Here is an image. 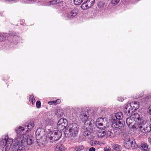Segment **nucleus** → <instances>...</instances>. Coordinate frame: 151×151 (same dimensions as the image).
Listing matches in <instances>:
<instances>
[{"label":"nucleus","mask_w":151,"mask_h":151,"mask_svg":"<svg viewBox=\"0 0 151 151\" xmlns=\"http://www.w3.org/2000/svg\"><path fill=\"white\" fill-rule=\"evenodd\" d=\"M138 116V124H137V129L139 127L141 131L143 133L149 132L151 131V127L148 122L143 121V119L138 114H136Z\"/></svg>","instance_id":"obj_1"},{"label":"nucleus","mask_w":151,"mask_h":151,"mask_svg":"<svg viewBox=\"0 0 151 151\" xmlns=\"http://www.w3.org/2000/svg\"><path fill=\"white\" fill-rule=\"evenodd\" d=\"M23 134L17 136L14 140L12 149L13 151H21L23 150L22 145L24 143Z\"/></svg>","instance_id":"obj_2"},{"label":"nucleus","mask_w":151,"mask_h":151,"mask_svg":"<svg viewBox=\"0 0 151 151\" xmlns=\"http://www.w3.org/2000/svg\"><path fill=\"white\" fill-rule=\"evenodd\" d=\"M136 114L137 113H135L134 115L135 117L132 116H130L127 118L126 120V123L128 127L131 129L135 130L137 129V124H135V123L136 121L138 124V119H137L138 116H136Z\"/></svg>","instance_id":"obj_3"},{"label":"nucleus","mask_w":151,"mask_h":151,"mask_svg":"<svg viewBox=\"0 0 151 151\" xmlns=\"http://www.w3.org/2000/svg\"><path fill=\"white\" fill-rule=\"evenodd\" d=\"M13 141V139L9 138L7 135L4 138H2L0 143L1 147L5 149V151H8L11 147Z\"/></svg>","instance_id":"obj_4"},{"label":"nucleus","mask_w":151,"mask_h":151,"mask_svg":"<svg viewBox=\"0 0 151 151\" xmlns=\"http://www.w3.org/2000/svg\"><path fill=\"white\" fill-rule=\"evenodd\" d=\"M67 129L69 130L68 135L69 136L75 137L78 134L79 127L76 123H72L69 125Z\"/></svg>","instance_id":"obj_5"},{"label":"nucleus","mask_w":151,"mask_h":151,"mask_svg":"<svg viewBox=\"0 0 151 151\" xmlns=\"http://www.w3.org/2000/svg\"><path fill=\"white\" fill-rule=\"evenodd\" d=\"M89 115L86 113L85 111H83L80 114L79 117L82 122H84V124L86 125H89L91 124V119H88Z\"/></svg>","instance_id":"obj_6"},{"label":"nucleus","mask_w":151,"mask_h":151,"mask_svg":"<svg viewBox=\"0 0 151 151\" xmlns=\"http://www.w3.org/2000/svg\"><path fill=\"white\" fill-rule=\"evenodd\" d=\"M62 134L60 131L55 132L53 131L49 132L47 134L48 137L51 142L54 141L59 139L61 136Z\"/></svg>","instance_id":"obj_7"},{"label":"nucleus","mask_w":151,"mask_h":151,"mask_svg":"<svg viewBox=\"0 0 151 151\" xmlns=\"http://www.w3.org/2000/svg\"><path fill=\"white\" fill-rule=\"evenodd\" d=\"M68 125L67 120L63 118L60 119L57 126V129L59 131H62L66 128Z\"/></svg>","instance_id":"obj_8"},{"label":"nucleus","mask_w":151,"mask_h":151,"mask_svg":"<svg viewBox=\"0 0 151 151\" xmlns=\"http://www.w3.org/2000/svg\"><path fill=\"white\" fill-rule=\"evenodd\" d=\"M104 118L103 117L99 118L96 120L95 122L96 126L98 128L101 129H105L106 127L104 125V124L105 122L104 121Z\"/></svg>","instance_id":"obj_9"},{"label":"nucleus","mask_w":151,"mask_h":151,"mask_svg":"<svg viewBox=\"0 0 151 151\" xmlns=\"http://www.w3.org/2000/svg\"><path fill=\"white\" fill-rule=\"evenodd\" d=\"M95 3V0H87L81 6L83 9H87L92 6Z\"/></svg>","instance_id":"obj_10"},{"label":"nucleus","mask_w":151,"mask_h":151,"mask_svg":"<svg viewBox=\"0 0 151 151\" xmlns=\"http://www.w3.org/2000/svg\"><path fill=\"white\" fill-rule=\"evenodd\" d=\"M77 13L76 10L75 9H73L70 11L66 14L64 17V19L65 20H68L69 19H73L77 15Z\"/></svg>","instance_id":"obj_11"},{"label":"nucleus","mask_w":151,"mask_h":151,"mask_svg":"<svg viewBox=\"0 0 151 151\" xmlns=\"http://www.w3.org/2000/svg\"><path fill=\"white\" fill-rule=\"evenodd\" d=\"M123 117V114L122 112H120L115 114L114 115H113L111 118L112 122H115L119 120H121Z\"/></svg>","instance_id":"obj_12"},{"label":"nucleus","mask_w":151,"mask_h":151,"mask_svg":"<svg viewBox=\"0 0 151 151\" xmlns=\"http://www.w3.org/2000/svg\"><path fill=\"white\" fill-rule=\"evenodd\" d=\"M133 145V141L129 138L126 139L125 142L124 143V146L126 148L129 149L132 147Z\"/></svg>","instance_id":"obj_13"},{"label":"nucleus","mask_w":151,"mask_h":151,"mask_svg":"<svg viewBox=\"0 0 151 151\" xmlns=\"http://www.w3.org/2000/svg\"><path fill=\"white\" fill-rule=\"evenodd\" d=\"M133 111L132 109L131 108L130 104H127L125 106L124 109V112L125 114L129 116Z\"/></svg>","instance_id":"obj_14"},{"label":"nucleus","mask_w":151,"mask_h":151,"mask_svg":"<svg viewBox=\"0 0 151 151\" xmlns=\"http://www.w3.org/2000/svg\"><path fill=\"white\" fill-rule=\"evenodd\" d=\"M113 123L111 124L112 127L114 128L121 129L123 127V125L120 121L113 122Z\"/></svg>","instance_id":"obj_15"},{"label":"nucleus","mask_w":151,"mask_h":151,"mask_svg":"<svg viewBox=\"0 0 151 151\" xmlns=\"http://www.w3.org/2000/svg\"><path fill=\"white\" fill-rule=\"evenodd\" d=\"M23 138H24V143L26 142L27 144L30 145L33 143V142L32 139L30 138L29 135L23 134Z\"/></svg>","instance_id":"obj_16"},{"label":"nucleus","mask_w":151,"mask_h":151,"mask_svg":"<svg viewBox=\"0 0 151 151\" xmlns=\"http://www.w3.org/2000/svg\"><path fill=\"white\" fill-rule=\"evenodd\" d=\"M91 134V132L90 131H89L88 129L85 130L82 133V134L81 135L82 139H85L88 137V138H90L89 136Z\"/></svg>","instance_id":"obj_17"},{"label":"nucleus","mask_w":151,"mask_h":151,"mask_svg":"<svg viewBox=\"0 0 151 151\" xmlns=\"http://www.w3.org/2000/svg\"><path fill=\"white\" fill-rule=\"evenodd\" d=\"M138 147L140 149L144 151H149L148 146L146 143H141L138 145Z\"/></svg>","instance_id":"obj_18"},{"label":"nucleus","mask_w":151,"mask_h":151,"mask_svg":"<svg viewBox=\"0 0 151 151\" xmlns=\"http://www.w3.org/2000/svg\"><path fill=\"white\" fill-rule=\"evenodd\" d=\"M139 103L138 101H135L134 103L132 102L130 105L131 106V108H132L133 107V109H134L136 110L138 109L139 106Z\"/></svg>","instance_id":"obj_19"},{"label":"nucleus","mask_w":151,"mask_h":151,"mask_svg":"<svg viewBox=\"0 0 151 151\" xmlns=\"http://www.w3.org/2000/svg\"><path fill=\"white\" fill-rule=\"evenodd\" d=\"M24 127L19 126L15 128V131L17 134H20L22 133V132L24 130Z\"/></svg>","instance_id":"obj_20"},{"label":"nucleus","mask_w":151,"mask_h":151,"mask_svg":"<svg viewBox=\"0 0 151 151\" xmlns=\"http://www.w3.org/2000/svg\"><path fill=\"white\" fill-rule=\"evenodd\" d=\"M56 151H65V148L64 145L61 144H57L56 148Z\"/></svg>","instance_id":"obj_21"},{"label":"nucleus","mask_w":151,"mask_h":151,"mask_svg":"<svg viewBox=\"0 0 151 151\" xmlns=\"http://www.w3.org/2000/svg\"><path fill=\"white\" fill-rule=\"evenodd\" d=\"M104 129H101L99 131V132L97 134V135L99 138H101L105 135Z\"/></svg>","instance_id":"obj_22"},{"label":"nucleus","mask_w":151,"mask_h":151,"mask_svg":"<svg viewBox=\"0 0 151 151\" xmlns=\"http://www.w3.org/2000/svg\"><path fill=\"white\" fill-rule=\"evenodd\" d=\"M24 126L25 128H26L27 129L30 130L34 126V122L32 121H31L29 123Z\"/></svg>","instance_id":"obj_23"},{"label":"nucleus","mask_w":151,"mask_h":151,"mask_svg":"<svg viewBox=\"0 0 151 151\" xmlns=\"http://www.w3.org/2000/svg\"><path fill=\"white\" fill-rule=\"evenodd\" d=\"M113 151H120L121 150V146L118 144H114L113 146Z\"/></svg>","instance_id":"obj_24"},{"label":"nucleus","mask_w":151,"mask_h":151,"mask_svg":"<svg viewBox=\"0 0 151 151\" xmlns=\"http://www.w3.org/2000/svg\"><path fill=\"white\" fill-rule=\"evenodd\" d=\"M55 114L58 117H60L63 116L64 113L61 110L58 109L55 113Z\"/></svg>","instance_id":"obj_25"},{"label":"nucleus","mask_w":151,"mask_h":151,"mask_svg":"<svg viewBox=\"0 0 151 151\" xmlns=\"http://www.w3.org/2000/svg\"><path fill=\"white\" fill-rule=\"evenodd\" d=\"M29 101L31 102L32 104H34L35 101V100L33 95H30L29 97Z\"/></svg>","instance_id":"obj_26"},{"label":"nucleus","mask_w":151,"mask_h":151,"mask_svg":"<svg viewBox=\"0 0 151 151\" xmlns=\"http://www.w3.org/2000/svg\"><path fill=\"white\" fill-rule=\"evenodd\" d=\"M84 146L83 145H80L76 147L75 148V150L77 151H79L83 150L84 148Z\"/></svg>","instance_id":"obj_27"},{"label":"nucleus","mask_w":151,"mask_h":151,"mask_svg":"<svg viewBox=\"0 0 151 151\" xmlns=\"http://www.w3.org/2000/svg\"><path fill=\"white\" fill-rule=\"evenodd\" d=\"M83 0H74V4L76 5H78L81 4Z\"/></svg>","instance_id":"obj_28"},{"label":"nucleus","mask_w":151,"mask_h":151,"mask_svg":"<svg viewBox=\"0 0 151 151\" xmlns=\"http://www.w3.org/2000/svg\"><path fill=\"white\" fill-rule=\"evenodd\" d=\"M6 39V37L3 34H0V42L3 41Z\"/></svg>","instance_id":"obj_29"},{"label":"nucleus","mask_w":151,"mask_h":151,"mask_svg":"<svg viewBox=\"0 0 151 151\" xmlns=\"http://www.w3.org/2000/svg\"><path fill=\"white\" fill-rule=\"evenodd\" d=\"M105 135H106V137H108L111 136V132L110 131H107L106 132H105Z\"/></svg>","instance_id":"obj_30"},{"label":"nucleus","mask_w":151,"mask_h":151,"mask_svg":"<svg viewBox=\"0 0 151 151\" xmlns=\"http://www.w3.org/2000/svg\"><path fill=\"white\" fill-rule=\"evenodd\" d=\"M41 106V102H40V101H37L36 103V107L38 108H39Z\"/></svg>","instance_id":"obj_31"},{"label":"nucleus","mask_w":151,"mask_h":151,"mask_svg":"<svg viewBox=\"0 0 151 151\" xmlns=\"http://www.w3.org/2000/svg\"><path fill=\"white\" fill-rule=\"evenodd\" d=\"M120 0H112L111 3L114 5L117 4L119 2Z\"/></svg>","instance_id":"obj_32"},{"label":"nucleus","mask_w":151,"mask_h":151,"mask_svg":"<svg viewBox=\"0 0 151 151\" xmlns=\"http://www.w3.org/2000/svg\"><path fill=\"white\" fill-rule=\"evenodd\" d=\"M55 105H56L57 104H59L60 103L61 101L59 99H58L55 101Z\"/></svg>","instance_id":"obj_33"},{"label":"nucleus","mask_w":151,"mask_h":151,"mask_svg":"<svg viewBox=\"0 0 151 151\" xmlns=\"http://www.w3.org/2000/svg\"><path fill=\"white\" fill-rule=\"evenodd\" d=\"M29 3H32L36 2L37 0H27Z\"/></svg>","instance_id":"obj_34"},{"label":"nucleus","mask_w":151,"mask_h":151,"mask_svg":"<svg viewBox=\"0 0 151 151\" xmlns=\"http://www.w3.org/2000/svg\"><path fill=\"white\" fill-rule=\"evenodd\" d=\"M104 151H110L111 150V148L109 147H105L104 148Z\"/></svg>","instance_id":"obj_35"},{"label":"nucleus","mask_w":151,"mask_h":151,"mask_svg":"<svg viewBox=\"0 0 151 151\" xmlns=\"http://www.w3.org/2000/svg\"><path fill=\"white\" fill-rule=\"evenodd\" d=\"M55 101H49L48 102V104H50V105H52V104H54L55 105Z\"/></svg>","instance_id":"obj_36"},{"label":"nucleus","mask_w":151,"mask_h":151,"mask_svg":"<svg viewBox=\"0 0 151 151\" xmlns=\"http://www.w3.org/2000/svg\"><path fill=\"white\" fill-rule=\"evenodd\" d=\"M63 0H56L55 3L56 4H58L63 1Z\"/></svg>","instance_id":"obj_37"},{"label":"nucleus","mask_w":151,"mask_h":151,"mask_svg":"<svg viewBox=\"0 0 151 151\" xmlns=\"http://www.w3.org/2000/svg\"><path fill=\"white\" fill-rule=\"evenodd\" d=\"M148 112L149 114L151 115V104L148 110Z\"/></svg>","instance_id":"obj_38"},{"label":"nucleus","mask_w":151,"mask_h":151,"mask_svg":"<svg viewBox=\"0 0 151 151\" xmlns=\"http://www.w3.org/2000/svg\"><path fill=\"white\" fill-rule=\"evenodd\" d=\"M95 149L94 147H91L89 148V151H95Z\"/></svg>","instance_id":"obj_39"},{"label":"nucleus","mask_w":151,"mask_h":151,"mask_svg":"<svg viewBox=\"0 0 151 151\" xmlns=\"http://www.w3.org/2000/svg\"><path fill=\"white\" fill-rule=\"evenodd\" d=\"M144 95V93H141V95L140 94L139 95H138V97H136V98L137 99L138 98H139V97H141L143 96Z\"/></svg>","instance_id":"obj_40"},{"label":"nucleus","mask_w":151,"mask_h":151,"mask_svg":"<svg viewBox=\"0 0 151 151\" xmlns=\"http://www.w3.org/2000/svg\"><path fill=\"white\" fill-rule=\"evenodd\" d=\"M16 34H17L15 33H10L9 34V35L11 36H16Z\"/></svg>","instance_id":"obj_41"},{"label":"nucleus","mask_w":151,"mask_h":151,"mask_svg":"<svg viewBox=\"0 0 151 151\" xmlns=\"http://www.w3.org/2000/svg\"><path fill=\"white\" fill-rule=\"evenodd\" d=\"M148 139L149 142L150 143V144L151 145V138H148Z\"/></svg>","instance_id":"obj_42"},{"label":"nucleus","mask_w":151,"mask_h":151,"mask_svg":"<svg viewBox=\"0 0 151 151\" xmlns=\"http://www.w3.org/2000/svg\"><path fill=\"white\" fill-rule=\"evenodd\" d=\"M39 129H37V130H36V133H36V135H37V134H38V135H39V134H38V131H39Z\"/></svg>","instance_id":"obj_43"},{"label":"nucleus","mask_w":151,"mask_h":151,"mask_svg":"<svg viewBox=\"0 0 151 151\" xmlns=\"http://www.w3.org/2000/svg\"><path fill=\"white\" fill-rule=\"evenodd\" d=\"M118 100L119 101H122L123 100H122V98L120 97H118Z\"/></svg>","instance_id":"obj_44"},{"label":"nucleus","mask_w":151,"mask_h":151,"mask_svg":"<svg viewBox=\"0 0 151 151\" xmlns=\"http://www.w3.org/2000/svg\"><path fill=\"white\" fill-rule=\"evenodd\" d=\"M149 98H150L149 96H147V97H146V98L145 100H146L147 99H148Z\"/></svg>","instance_id":"obj_45"},{"label":"nucleus","mask_w":151,"mask_h":151,"mask_svg":"<svg viewBox=\"0 0 151 151\" xmlns=\"http://www.w3.org/2000/svg\"><path fill=\"white\" fill-rule=\"evenodd\" d=\"M15 0H13L12 1H15Z\"/></svg>","instance_id":"obj_46"}]
</instances>
